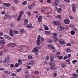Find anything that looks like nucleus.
Masks as SVG:
<instances>
[{"label": "nucleus", "instance_id": "obj_11", "mask_svg": "<svg viewBox=\"0 0 78 78\" xmlns=\"http://www.w3.org/2000/svg\"><path fill=\"white\" fill-rule=\"evenodd\" d=\"M26 27L27 28H34V27L28 24L27 25Z\"/></svg>", "mask_w": 78, "mask_h": 78}, {"label": "nucleus", "instance_id": "obj_41", "mask_svg": "<svg viewBox=\"0 0 78 78\" xmlns=\"http://www.w3.org/2000/svg\"><path fill=\"white\" fill-rule=\"evenodd\" d=\"M77 62V60H75L73 61L72 63L73 64H75L76 62Z\"/></svg>", "mask_w": 78, "mask_h": 78}, {"label": "nucleus", "instance_id": "obj_23", "mask_svg": "<svg viewBox=\"0 0 78 78\" xmlns=\"http://www.w3.org/2000/svg\"><path fill=\"white\" fill-rule=\"evenodd\" d=\"M21 17L22 16L19 15L17 19V21H18V22H19V21H20V20H21Z\"/></svg>", "mask_w": 78, "mask_h": 78}, {"label": "nucleus", "instance_id": "obj_44", "mask_svg": "<svg viewBox=\"0 0 78 78\" xmlns=\"http://www.w3.org/2000/svg\"><path fill=\"white\" fill-rule=\"evenodd\" d=\"M19 63H16L15 64V66L16 67H18L19 66Z\"/></svg>", "mask_w": 78, "mask_h": 78}, {"label": "nucleus", "instance_id": "obj_10", "mask_svg": "<svg viewBox=\"0 0 78 78\" xmlns=\"http://www.w3.org/2000/svg\"><path fill=\"white\" fill-rule=\"evenodd\" d=\"M0 43L1 44H5L6 43V41L5 40H0Z\"/></svg>", "mask_w": 78, "mask_h": 78}, {"label": "nucleus", "instance_id": "obj_49", "mask_svg": "<svg viewBox=\"0 0 78 78\" xmlns=\"http://www.w3.org/2000/svg\"><path fill=\"white\" fill-rule=\"evenodd\" d=\"M61 25V23L58 22V21H57V22L56 23V25Z\"/></svg>", "mask_w": 78, "mask_h": 78}, {"label": "nucleus", "instance_id": "obj_37", "mask_svg": "<svg viewBox=\"0 0 78 78\" xmlns=\"http://www.w3.org/2000/svg\"><path fill=\"white\" fill-rule=\"evenodd\" d=\"M59 27L60 28L61 30H62V31L64 30V28L62 26H60Z\"/></svg>", "mask_w": 78, "mask_h": 78}, {"label": "nucleus", "instance_id": "obj_16", "mask_svg": "<svg viewBox=\"0 0 78 78\" xmlns=\"http://www.w3.org/2000/svg\"><path fill=\"white\" fill-rule=\"evenodd\" d=\"M36 43L37 45L38 46L39 45H40V44H41V41H40V40L37 39Z\"/></svg>", "mask_w": 78, "mask_h": 78}, {"label": "nucleus", "instance_id": "obj_48", "mask_svg": "<svg viewBox=\"0 0 78 78\" xmlns=\"http://www.w3.org/2000/svg\"><path fill=\"white\" fill-rule=\"evenodd\" d=\"M44 30H48V27H45L44 28Z\"/></svg>", "mask_w": 78, "mask_h": 78}, {"label": "nucleus", "instance_id": "obj_15", "mask_svg": "<svg viewBox=\"0 0 78 78\" xmlns=\"http://www.w3.org/2000/svg\"><path fill=\"white\" fill-rule=\"evenodd\" d=\"M49 64L50 66H51V67H54V66H55V64L54 62H51L50 63H49Z\"/></svg>", "mask_w": 78, "mask_h": 78}, {"label": "nucleus", "instance_id": "obj_21", "mask_svg": "<svg viewBox=\"0 0 78 78\" xmlns=\"http://www.w3.org/2000/svg\"><path fill=\"white\" fill-rule=\"evenodd\" d=\"M24 22L25 25H26L28 23V19H26L24 20Z\"/></svg>", "mask_w": 78, "mask_h": 78}, {"label": "nucleus", "instance_id": "obj_52", "mask_svg": "<svg viewBox=\"0 0 78 78\" xmlns=\"http://www.w3.org/2000/svg\"><path fill=\"white\" fill-rule=\"evenodd\" d=\"M7 18H8L7 15H5L4 16V20H6L7 19Z\"/></svg>", "mask_w": 78, "mask_h": 78}, {"label": "nucleus", "instance_id": "obj_1", "mask_svg": "<svg viewBox=\"0 0 78 78\" xmlns=\"http://www.w3.org/2000/svg\"><path fill=\"white\" fill-rule=\"evenodd\" d=\"M9 33L11 37L14 36V33H13V30L12 29H10L9 32Z\"/></svg>", "mask_w": 78, "mask_h": 78}, {"label": "nucleus", "instance_id": "obj_27", "mask_svg": "<svg viewBox=\"0 0 78 78\" xmlns=\"http://www.w3.org/2000/svg\"><path fill=\"white\" fill-rule=\"evenodd\" d=\"M9 46H11V47H15L16 46V44L14 43H11L9 44Z\"/></svg>", "mask_w": 78, "mask_h": 78}, {"label": "nucleus", "instance_id": "obj_19", "mask_svg": "<svg viewBox=\"0 0 78 78\" xmlns=\"http://www.w3.org/2000/svg\"><path fill=\"white\" fill-rule=\"evenodd\" d=\"M72 51V50L69 48H67L66 50V53H70Z\"/></svg>", "mask_w": 78, "mask_h": 78}, {"label": "nucleus", "instance_id": "obj_50", "mask_svg": "<svg viewBox=\"0 0 78 78\" xmlns=\"http://www.w3.org/2000/svg\"><path fill=\"white\" fill-rule=\"evenodd\" d=\"M10 66L11 67H12V68H13V67H14V64H12L10 65Z\"/></svg>", "mask_w": 78, "mask_h": 78}, {"label": "nucleus", "instance_id": "obj_34", "mask_svg": "<svg viewBox=\"0 0 78 78\" xmlns=\"http://www.w3.org/2000/svg\"><path fill=\"white\" fill-rule=\"evenodd\" d=\"M50 59V57L48 56H47L45 58V60L46 61H48Z\"/></svg>", "mask_w": 78, "mask_h": 78}, {"label": "nucleus", "instance_id": "obj_13", "mask_svg": "<svg viewBox=\"0 0 78 78\" xmlns=\"http://www.w3.org/2000/svg\"><path fill=\"white\" fill-rule=\"evenodd\" d=\"M18 63L19 65H22V61L20 59H19L18 61Z\"/></svg>", "mask_w": 78, "mask_h": 78}, {"label": "nucleus", "instance_id": "obj_57", "mask_svg": "<svg viewBox=\"0 0 78 78\" xmlns=\"http://www.w3.org/2000/svg\"><path fill=\"white\" fill-rule=\"evenodd\" d=\"M70 62V60L69 59H68L66 60V62Z\"/></svg>", "mask_w": 78, "mask_h": 78}, {"label": "nucleus", "instance_id": "obj_30", "mask_svg": "<svg viewBox=\"0 0 78 78\" xmlns=\"http://www.w3.org/2000/svg\"><path fill=\"white\" fill-rule=\"evenodd\" d=\"M72 75L74 77L77 78V77H78V74H76L74 73Z\"/></svg>", "mask_w": 78, "mask_h": 78}, {"label": "nucleus", "instance_id": "obj_43", "mask_svg": "<svg viewBox=\"0 0 78 78\" xmlns=\"http://www.w3.org/2000/svg\"><path fill=\"white\" fill-rule=\"evenodd\" d=\"M65 29L66 30H69V26H68L66 25L65 28Z\"/></svg>", "mask_w": 78, "mask_h": 78}, {"label": "nucleus", "instance_id": "obj_45", "mask_svg": "<svg viewBox=\"0 0 78 78\" xmlns=\"http://www.w3.org/2000/svg\"><path fill=\"white\" fill-rule=\"evenodd\" d=\"M28 58L29 59H31L32 58V56L30 55H29L28 56Z\"/></svg>", "mask_w": 78, "mask_h": 78}, {"label": "nucleus", "instance_id": "obj_8", "mask_svg": "<svg viewBox=\"0 0 78 78\" xmlns=\"http://www.w3.org/2000/svg\"><path fill=\"white\" fill-rule=\"evenodd\" d=\"M39 50V49L37 48V47H35L33 50H32V52H36V51H37Z\"/></svg>", "mask_w": 78, "mask_h": 78}, {"label": "nucleus", "instance_id": "obj_46", "mask_svg": "<svg viewBox=\"0 0 78 78\" xmlns=\"http://www.w3.org/2000/svg\"><path fill=\"white\" fill-rule=\"evenodd\" d=\"M41 16H40V15L39 14H37L36 15V16L37 18H39V17H41Z\"/></svg>", "mask_w": 78, "mask_h": 78}, {"label": "nucleus", "instance_id": "obj_17", "mask_svg": "<svg viewBox=\"0 0 78 78\" xmlns=\"http://www.w3.org/2000/svg\"><path fill=\"white\" fill-rule=\"evenodd\" d=\"M59 42L60 43L61 45H64V41L63 40H61V39L59 40Z\"/></svg>", "mask_w": 78, "mask_h": 78}, {"label": "nucleus", "instance_id": "obj_6", "mask_svg": "<svg viewBox=\"0 0 78 78\" xmlns=\"http://www.w3.org/2000/svg\"><path fill=\"white\" fill-rule=\"evenodd\" d=\"M3 5L4 6H5L6 7H9V6H11V4L8 3H3Z\"/></svg>", "mask_w": 78, "mask_h": 78}, {"label": "nucleus", "instance_id": "obj_51", "mask_svg": "<svg viewBox=\"0 0 78 78\" xmlns=\"http://www.w3.org/2000/svg\"><path fill=\"white\" fill-rule=\"evenodd\" d=\"M67 58H68V57L67 56H65L63 58V60H65V59H67Z\"/></svg>", "mask_w": 78, "mask_h": 78}, {"label": "nucleus", "instance_id": "obj_22", "mask_svg": "<svg viewBox=\"0 0 78 78\" xmlns=\"http://www.w3.org/2000/svg\"><path fill=\"white\" fill-rule=\"evenodd\" d=\"M42 16H41L40 17L38 18V21L39 22H42Z\"/></svg>", "mask_w": 78, "mask_h": 78}, {"label": "nucleus", "instance_id": "obj_62", "mask_svg": "<svg viewBox=\"0 0 78 78\" xmlns=\"http://www.w3.org/2000/svg\"><path fill=\"white\" fill-rule=\"evenodd\" d=\"M70 57H71V54H69L68 55V58H70Z\"/></svg>", "mask_w": 78, "mask_h": 78}, {"label": "nucleus", "instance_id": "obj_32", "mask_svg": "<svg viewBox=\"0 0 78 78\" xmlns=\"http://www.w3.org/2000/svg\"><path fill=\"white\" fill-rule=\"evenodd\" d=\"M57 57L58 59L60 60L62 59L63 58V57L62 56H58Z\"/></svg>", "mask_w": 78, "mask_h": 78}, {"label": "nucleus", "instance_id": "obj_55", "mask_svg": "<svg viewBox=\"0 0 78 78\" xmlns=\"http://www.w3.org/2000/svg\"><path fill=\"white\" fill-rule=\"evenodd\" d=\"M41 37L40 35H39L37 37V40H40V39H41Z\"/></svg>", "mask_w": 78, "mask_h": 78}, {"label": "nucleus", "instance_id": "obj_36", "mask_svg": "<svg viewBox=\"0 0 78 78\" xmlns=\"http://www.w3.org/2000/svg\"><path fill=\"white\" fill-rule=\"evenodd\" d=\"M23 11H21L20 12L19 16H21L22 17V14H23Z\"/></svg>", "mask_w": 78, "mask_h": 78}, {"label": "nucleus", "instance_id": "obj_26", "mask_svg": "<svg viewBox=\"0 0 78 78\" xmlns=\"http://www.w3.org/2000/svg\"><path fill=\"white\" fill-rule=\"evenodd\" d=\"M20 49L22 50H25L26 49V47L25 46H22L20 48Z\"/></svg>", "mask_w": 78, "mask_h": 78}, {"label": "nucleus", "instance_id": "obj_4", "mask_svg": "<svg viewBox=\"0 0 78 78\" xmlns=\"http://www.w3.org/2000/svg\"><path fill=\"white\" fill-rule=\"evenodd\" d=\"M4 37L5 38H6L8 40H10V41H12V38L11 37H10L9 36L7 35H4Z\"/></svg>", "mask_w": 78, "mask_h": 78}, {"label": "nucleus", "instance_id": "obj_63", "mask_svg": "<svg viewBox=\"0 0 78 78\" xmlns=\"http://www.w3.org/2000/svg\"><path fill=\"white\" fill-rule=\"evenodd\" d=\"M0 70H5V69L3 68H0Z\"/></svg>", "mask_w": 78, "mask_h": 78}, {"label": "nucleus", "instance_id": "obj_59", "mask_svg": "<svg viewBox=\"0 0 78 78\" xmlns=\"http://www.w3.org/2000/svg\"><path fill=\"white\" fill-rule=\"evenodd\" d=\"M60 54V52H59V51L57 52L56 53V55H59Z\"/></svg>", "mask_w": 78, "mask_h": 78}, {"label": "nucleus", "instance_id": "obj_12", "mask_svg": "<svg viewBox=\"0 0 78 78\" xmlns=\"http://www.w3.org/2000/svg\"><path fill=\"white\" fill-rule=\"evenodd\" d=\"M60 66L61 67H62V68L65 69L66 67V65L64 63H62L60 64Z\"/></svg>", "mask_w": 78, "mask_h": 78}, {"label": "nucleus", "instance_id": "obj_56", "mask_svg": "<svg viewBox=\"0 0 78 78\" xmlns=\"http://www.w3.org/2000/svg\"><path fill=\"white\" fill-rule=\"evenodd\" d=\"M20 31L22 33H24V29H21Z\"/></svg>", "mask_w": 78, "mask_h": 78}, {"label": "nucleus", "instance_id": "obj_64", "mask_svg": "<svg viewBox=\"0 0 78 78\" xmlns=\"http://www.w3.org/2000/svg\"><path fill=\"white\" fill-rule=\"evenodd\" d=\"M26 78H30V76H29L26 75L25 76Z\"/></svg>", "mask_w": 78, "mask_h": 78}, {"label": "nucleus", "instance_id": "obj_20", "mask_svg": "<svg viewBox=\"0 0 78 78\" xmlns=\"http://www.w3.org/2000/svg\"><path fill=\"white\" fill-rule=\"evenodd\" d=\"M77 6L75 4H73L72 5V8H76Z\"/></svg>", "mask_w": 78, "mask_h": 78}, {"label": "nucleus", "instance_id": "obj_39", "mask_svg": "<svg viewBox=\"0 0 78 78\" xmlns=\"http://www.w3.org/2000/svg\"><path fill=\"white\" fill-rule=\"evenodd\" d=\"M34 73L36 75H39V72L38 71H35Z\"/></svg>", "mask_w": 78, "mask_h": 78}, {"label": "nucleus", "instance_id": "obj_61", "mask_svg": "<svg viewBox=\"0 0 78 78\" xmlns=\"http://www.w3.org/2000/svg\"><path fill=\"white\" fill-rule=\"evenodd\" d=\"M76 8H72L73 11V12H75L76 9H75Z\"/></svg>", "mask_w": 78, "mask_h": 78}, {"label": "nucleus", "instance_id": "obj_18", "mask_svg": "<svg viewBox=\"0 0 78 78\" xmlns=\"http://www.w3.org/2000/svg\"><path fill=\"white\" fill-rule=\"evenodd\" d=\"M57 11L58 13H59L62 12V9L61 8H58L57 9Z\"/></svg>", "mask_w": 78, "mask_h": 78}, {"label": "nucleus", "instance_id": "obj_42", "mask_svg": "<svg viewBox=\"0 0 78 78\" xmlns=\"http://www.w3.org/2000/svg\"><path fill=\"white\" fill-rule=\"evenodd\" d=\"M42 10L43 11H46V12H47L48 11V9L46 8H44L42 9Z\"/></svg>", "mask_w": 78, "mask_h": 78}, {"label": "nucleus", "instance_id": "obj_14", "mask_svg": "<svg viewBox=\"0 0 78 78\" xmlns=\"http://www.w3.org/2000/svg\"><path fill=\"white\" fill-rule=\"evenodd\" d=\"M50 48L51 49V50H52V51L53 52V53L55 52V50H56V49H55L54 46H51Z\"/></svg>", "mask_w": 78, "mask_h": 78}, {"label": "nucleus", "instance_id": "obj_2", "mask_svg": "<svg viewBox=\"0 0 78 78\" xmlns=\"http://www.w3.org/2000/svg\"><path fill=\"white\" fill-rule=\"evenodd\" d=\"M64 23L66 25H68L70 23V20L68 19H66L64 20Z\"/></svg>", "mask_w": 78, "mask_h": 78}, {"label": "nucleus", "instance_id": "obj_3", "mask_svg": "<svg viewBox=\"0 0 78 78\" xmlns=\"http://www.w3.org/2000/svg\"><path fill=\"white\" fill-rule=\"evenodd\" d=\"M10 60V58L9 57H7L5 59L4 62L5 63H8L9 62V61Z\"/></svg>", "mask_w": 78, "mask_h": 78}, {"label": "nucleus", "instance_id": "obj_28", "mask_svg": "<svg viewBox=\"0 0 78 78\" xmlns=\"http://www.w3.org/2000/svg\"><path fill=\"white\" fill-rule=\"evenodd\" d=\"M71 34V35H74L75 34V32L73 30H71L70 32Z\"/></svg>", "mask_w": 78, "mask_h": 78}, {"label": "nucleus", "instance_id": "obj_29", "mask_svg": "<svg viewBox=\"0 0 78 78\" xmlns=\"http://www.w3.org/2000/svg\"><path fill=\"white\" fill-rule=\"evenodd\" d=\"M57 73V71H55L54 73L53 77H54V78H55V77L57 76V73Z\"/></svg>", "mask_w": 78, "mask_h": 78}, {"label": "nucleus", "instance_id": "obj_31", "mask_svg": "<svg viewBox=\"0 0 78 78\" xmlns=\"http://www.w3.org/2000/svg\"><path fill=\"white\" fill-rule=\"evenodd\" d=\"M75 25L73 24H72L69 25V27H74Z\"/></svg>", "mask_w": 78, "mask_h": 78}, {"label": "nucleus", "instance_id": "obj_40", "mask_svg": "<svg viewBox=\"0 0 78 78\" xmlns=\"http://www.w3.org/2000/svg\"><path fill=\"white\" fill-rule=\"evenodd\" d=\"M58 2H55L54 3V5L55 6H57V5H58Z\"/></svg>", "mask_w": 78, "mask_h": 78}, {"label": "nucleus", "instance_id": "obj_58", "mask_svg": "<svg viewBox=\"0 0 78 78\" xmlns=\"http://www.w3.org/2000/svg\"><path fill=\"white\" fill-rule=\"evenodd\" d=\"M57 21H53L52 23L54 25H56V22Z\"/></svg>", "mask_w": 78, "mask_h": 78}, {"label": "nucleus", "instance_id": "obj_5", "mask_svg": "<svg viewBox=\"0 0 78 78\" xmlns=\"http://www.w3.org/2000/svg\"><path fill=\"white\" fill-rule=\"evenodd\" d=\"M57 35L58 33H54L52 35V37L54 38V39H57Z\"/></svg>", "mask_w": 78, "mask_h": 78}, {"label": "nucleus", "instance_id": "obj_25", "mask_svg": "<svg viewBox=\"0 0 78 78\" xmlns=\"http://www.w3.org/2000/svg\"><path fill=\"white\" fill-rule=\"evenodd\" d=\"M45 33L47 35H48V34H50L51 32L50 31H46L45 32Z\"/></svg>", "mask_w": 78, "mask_h": 78}, {"label": "nucleus", "instance_id": "obj_38", "mask_svg": "<svg viewBox=\"0 0 78 78\" xmlns=\"http://www.w3.org/2000/svg\"><path fill=\"white\" fill-rule=\"evenodd\" d=\"M27 3V1H24L23 3H22V5H26V4Z\"/></svg>", "mask_w": 78, "mask_h": 78}, {"label": "nucleus", "instance_id": "obj_47", "mask_svg": "<svg viewBox=\"0 0 78 78\" xmlns=\"http://www.w3.org/2000/svg\"><path fill=\"white\" fill-rule=\"evenodd\" d=\"M20 70H22V68H20L19 69L16 70V72H20Z\"/></svg>", "mask_w": 78, "mask_h": 78}, {"label": "nucleus", "instance_id": "obj_53", "mask_svg": "<svg viewBox=\"0 0 78 78\" xmlns=\"http://www.w3.org/2000/svg\"><path fill=\"white\" fill-rule=\"evenodd\" d=\"M64 1L67 3H69L70 2V0H64Z\"/></svg>", "mask_w": 78, "mask_h": 78}, {"label": "nucleus", "instance_id": "obj_54", "mask_svg": "<svg viewBox=\"0 0 78 78\" xmlns=\"http://www.w3.org/2000/svg\"><path fill=\"white\" fill-rule=\"evenodd\" d=\"M66 46L68 47H70V46H71V44L67 43V44H66Z\"/></svg>", "mask_w": 78, "mask_h": 78}, {"label": "nucleus", "instance_id": "obj_35", "mask_svg": "<svg viewBox=\"0 0 78 78\" xmlns=\"http://www.w3.org/2000/svg\"><path fill=\"white\" fill-rule=\"evenodd\" d=\"M13 32L15 34H19V31H17L14 30Z\"/></svg>", "mask_w": 78, "mask_h": 78}, {"label": "nucleus", "instance_id": "obj_60", "mask_svg": "<svg viewBox=\"0 0 78 78\" xmlns=\"http://www.w3.org/2000/svg\"><path fill=\"white\" fill-rule=\"evenodd\" d=\"M27 14L29 15V16H31V13L30 12H27Z\"/></svg>", "mask_w": 78, "mask_h": 78}, {"label": "nucleus", "instance_id": "obj_33", "mask_svg": "<svg viewBox=\"0 0 78 78\" xmlns=\"http://www.w3.org/2000/svg\"><path fill=\"white\" fill-rule=\"evenodd\" d=\"M53 42V41L52 40H51V39H48V43H51V42Z\"/></svg>", "mask_w": 78, "mask_h": 78}, {"label": "nucleus", "instance_id": "obj_9", "mask_svg": "<svg viewBox=\"0 0 78 78\" xmlns=\"http://www.w3.org/2000/svg\"><path fill=\"white\" fill-rule=\"evenodd\" d=\"M55 58V57H54V56L53 55H51L50 56V61L51 62H53V61H54V58Z\"/></svg>", "mask_w": 78, "mask_h": 78}, {"label": "nucleus", "instance_id": "obj_7", "mask_svg": "<svg viewBox=\"0 0 78 78\" xmlns=\"http://www.w3.org/2000/svg\"><path fill=\"white\" fill-rule=\"evenodd\" d=\"M35 5V4H33L29 6H28L29 9H33V8H34V6Z\"/></svg>", "mask_w": 78, "mask_h": 78}, {"label": "nucleus", "instance_id": "obj_24", "mask_svg": "<svg viewBox=\"0 0 78 78\" xmlns=\"http://www.w3.org/2000/svg\"><path fill=\"white\" fill-rule=\"evenodd\" d=\"M50 69L51 70H56V68L55 67H53V66H51L50 68Z\"/></svg>", "mask_w": 78, "mask_h": 78}]
</instances>
